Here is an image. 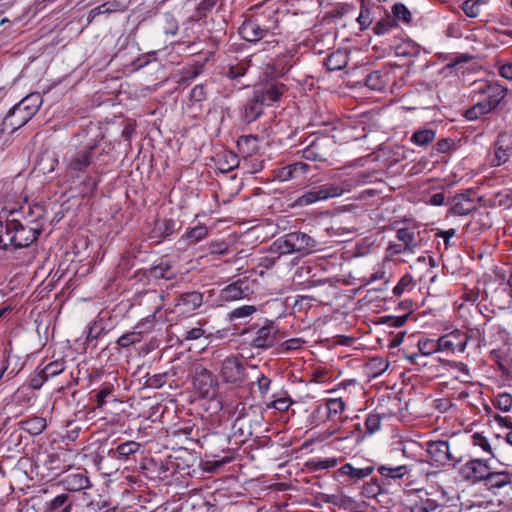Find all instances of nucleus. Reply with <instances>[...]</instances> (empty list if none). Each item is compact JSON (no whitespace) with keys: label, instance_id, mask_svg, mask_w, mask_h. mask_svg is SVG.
<instances>
[{"label":"nucleus","instance_id":"11","mask_svg":"<svg viewBox=\"0 0 512 512\" xmlns=\"http://www.w3.org/2000/svg\"><path fill=\"white\" fill-rule=\"evenodd\" d=\"M244 367L236 358H226L221 366V376L226 383L239 384L245 379Z\"/></svg>","mask_w":512,"mask_h":512},{"label":"nucleus","instance_id":"20","mask_svg":"<svg viewBox=\"0 0 512 512\" xmlns=\"http://www.w3.org/2000/svg\"><path fill=\"white\" fill-rule=\"evenodd\" d=\"M61 482L64 488L71 492L82 491L91 486L86 472L70 473L66 475Z\"/></svg>","mask_w":512,"mask_h":512},{"label":"nucleus","instance_id":"52","mask_svg":"<svg viewBox=\"0 0 512 512\" xmlns=\"http://www.w3.org/2000/svg\"><path fill=\"white\" fill-rule=\"evenodd\" d=\"M112 11H114V10L109 7V4L108 3H104L102 5H99V6L95 7V8H93L89 12L87 21H88V23H91L97 16H99L101 14H109Z\"/></svg>","mask_w":512,"mask_h":512},{"label":"nucleus","instance_id":"62","mask_svg":"<svg viewBox=\"0 0 512 512\" xmlns=\"http://www.w3.org/2000/svg\"><path fill=\"white\" fill-rule=\"evenodd\" d=\"M293 401L289 397H281L272 402V407L278 411H287Z\"/></svg>","mask_w":512,"mask_h":512},{"label":"nucleus","instance_id":"6","mask_svg":"<svg viewBox=\"0 0 512 512\" xmlns=\"http://www.w3.org/2000/svg\"><path fill=\"white\" fill-rule=\"evenodd\" d=\"M5 230L9 236V242H4L0 236V248L4 250H7L10 245L16 249L27 247L35 242L40 234L38 228L24 226L16 219L7 221Z\"/></svg>","mask_w":512,"mask_h":512},{"label":"nucleus","instance_id":"26","mask_svg":"<svg viewBox=\"0 0 512 512\" xmlns=\"http://www.w3.org/2000/svg\"><path fill=\"white\" fill-rule=\"evenodd\" d=\"M237 147L245 156H252L259 150L258 137L253 135L241 136L237 141Z\"/></svg>","mask_w":512,"mask_h":512},{"label":"nucleus","instance_id":"31","mask_svg":"<svg viewBox=\"0 0 512 512\" xmlns=\"http://www.w3.org/2000/svg\"><path fill=\"white\" fill-rule=\"evenodd\" d=\"M72 502L69 501L67 494H60L52 499L47 508V512H70Z\"/></svg>","mask_w":512,"mask_h":512},{"label":"nucleus","instance_id":"39","mask_svg":"<svg viewBox=\"0 0 512 512\" xmlns=\"http://www.w3.org/2000/svg\"><path fill=\"white\" fill-rule=\"evenodd\" d=\"M208 234V229L204 225H197L189 230L184 234L183 237L187 239L191 244H196L197 242L201 241L203 238H205Z\"/></svg>","mask_w":512,"mask_h":512},{"label":"nucleus","instance_id":"14","mask_svg":"<svg viewBox=\"0 0 512 512\" xmlns=\"http://www.w3.org/2000/svg\"><path fill=\"white\" fill-rule=\"evenodd\" d=\"M251 293L250 281L244 278L239 279L222 289L221 299L224 301H236L246 298Z\"/></svg>","mask_w":512,"mask_h":512},{"label":"nucleus","instance_id":"5","mask_svg":"<svg viewBox=\"0 0 512 512\" xmlns=\"http://www.w3.org/2000/svg\"><path fill=\"white\" fill-rule=\"evenodd\" d=\"M484 100L465 111L466 119L473 121L494 110L507 94V89L497 83H485L479 88Z\"/></svg>","mask_w":512,"mask_h":512},{"label":"nucleus","instance_id":"36","mask_svg":"<svg viewBox=\"0 0 512 512\" xmlns=\"http://www.w3.org/2000/svg\"><path fill=\"white\" fill-rule=\"evenodd\" d=\"M392 18L397 21H402L405 24H411L412 14L409 9L402 3H396L392 7Z\"/></svg>","mask_w":512,"mask_h":512},{"label":"nucleus","instance_id":"63","mask_svg":"<svg viewBox=\"0 0 512 512\" xmlns=\"http://www.w3.org/2000/svg\"><path fill=\"white\" fill-rule=\"evenodd\" d=\"M245 73H246V68L243 65L238 64V65L230 66L226 75L230 79H237V78L243 76Z\"/></svg>","mask_w":512,"mask_h":512},{"label":"nucleus","instance_id":"3","mask_svg":"<svg viewBox=\"0 0 512 512\" xmlns=\"http://www.w3.org/2000/svg\"><path fill=\"white\" fill-rule=\"evenodd\" d=\"M318 247V242L305 232L294 231L277 238L270 246L272 253L281 255L301 254L308 255Z\"/></svg>","mask_w":512,"mask_h":512},{"label":"nucleus","instance_id":"41","mask_svg":"<svg viewBox=\"0 0 512 512\" xmlns=\"http://www.w3.org/2000/svg\"><path fill=\"white\" fill-rule=\"evenodd\" d=\"M396 26L395 20L386 15L384 18L380 19L374 26L373 31L376 35H383L389 32L393 27Z\"/></svg>","mask_w":512,"mask_h":512},{"label":"nucleus","instance_id":"8","mask_svg":"<svg viewBox=\"0 0 512 512\" xmlns=\"http://www.w3.org/2000/svg\"><path fill=\"white\" fill-rule=\"evenodd\" d=\"M193 385L198 393L206 398H214L219 387L217 378L202 364H196L194 367Z\"/></svg>","mask_w":512,"mask_h":512},{"label":"nucleus","instance_id":"18","mask_svg":"<svg viewBox=\"0 0 512 512\" xmlns=\"http://www.w3.org/2000/svg\"><path fill=\"white\" fill-rule=\"evenodd\" d=\"M495 157L494 165L500 166L506 163L512 155V143L507 134H499L494 144Z\"/></svg>","mask_w":512,"mask_h":512},{"label":"nucleus","instance_id":"1","mask_svg":"<svg viewBox=\"0 0 512 512\" xmlns=\"http://www.w3.org/2000/svg\"><path fill=\"white\" fill-rule=\"evenodd\" d=\"M371 178V174L360 171L342 179L339 183H326L306 191L296 200L298 206H306L329 198L339 197L364 185Z\"/></svg>","mask_w":512,"mask_h":512},{"label":"nucleus","instance_id":"34","mask_svg":"<svg viewBox=\"0 0 512 512\" xmlns=\"http://www.w3.org/2000/svg\"><path fill=\"white\" fill-rule=\"evenodd\" d=\"M337 462L336 458L311 459L305 463V466L310 472H316L335 467Z\"/></svg>","mask_w":512,"mask_h":512},{"label":"nucleus","instance_id":"15","mask_svg":"<svg viewBox=\"0 0 512 512\" xmlns=\"http://www.w3.org/2000/svg\"><path fill=\"white\" fill-rule=\"evenodd\" d=\"M268 30V27L262 26L256 18H250L239 27V34L245 41L257 42L266 36Z\"/></svg>","mask_w":512,"mask_h":512},{"label":"nucleus","instance_id":"50","mask_svg":"<svg viewBox=\"0 0 512 512\" xmlns=\"http://www.w3.org/2000/svg\"><path fill=\"white\" fill-rule=\"evenodd\" d=\"M413 283V278L410 274H405L398 282V284L393 289V294L395 296H401L406 289L411 286Z\"/></svg>","mask_w":512,"mask_h":512},{"label":"nucleus","instance_id":"19","mask_svg":"<svg viewBox=\"0 0 512 512\" xmlns=\"http://www.w3.org/2000/svg\"><path fill=\"white\" fill-rule=\"evenodd\" d=\"M396 238L402 243L403 249L413 253L421 244L420 233L414 228L403 227L397 230Z\"/></svg>","mask_w":512,"mask_h":512},{"label":"nucleus","instance_id":"13","mask_svg":"<svg viewBox=\"0 0 512 512\" xmlns=\"http://www.w3.org/2000/svg\"><path fill=\"white\" fill-rule=\"evenodd\" d=\"M203 303V294L198 291H189L179 294L175 299V309L177 312L191 313L198 309Z\"/></svg>","mask_w":512,"mask_h":512},{"label":"nucleus","instance_id":"55","mask_svg":"<svg viewBox=\"0 0 512 512\" xmlns=\"http://www.w3.org/2000/svg\"><path fill=\"white\" fill-rule=\"evenodd\" d=\"M290 165H291V168L294 172L296 179L302 178L310 170V165L303 163V162H294Z\"/></svg>","mask_w":512,"mask_h":512},{"label":"nucleus","instance_id":"37","mask_svg":"<svg viewBox=\"0 0 512 512\" xmlns=\"http://www.w3.org/2000/svg\"><path fill=\"white\" fill-rule=\"evenodd\" d=\"M364 84L371 90L379 91L385 86V80L379 71H373L365 77Z\"/></svg>","mask_w":512,"mask_h":512},{"label":"nucleus","instance_id":"60","mask_svg":"<svg viewBox=\"0 0 512 512\" xmlns=\"http://www.w3.org/2000/svg\"><path fill=\"white\" fill-rule=\"evenodd\" d=\"M408 317L409 313H406L405 315L402 316H387L385 317L384 322L390 324L393 327L398 328L406 323Z\"/></svg>","mask_w":512,"mask_h":512},{"label":"nucleus","instance_id":"35","mask_svg":"<svg viewBox=\"0 0 512 512\" xmlns=\"http://www.w3.org/2000/svg\"><path fill=\"white\" fill-rule=\"evenodd\" d=\"M411 512H441V505L433 499H422L410 508Z\"/></svg>","mask_w":512,"mask_h":512},{"label":"nucleus","instance_id":"33","mask_svg":"<svg viewBox=\"0 0 512 512\" xmlns=\"http://www.w3.org/2000/svg\"><path fill=\"white\" fill-rule=\"evenodd\" d=\"M408 467L406 465H400V466H388V465H381L378 467V472L383 477L392 478V479H400L404 475L408 473Z\"/></svg>","mask_w":512,"mask_h":512},{"label":"nucleus","instance_id":"43","mask_svg":"<svg viewBox=\"0 0 512 512\" xmlns=\"http://www.w3.org/2000/svg\"><path fill=\"white\" fill-rule=\"evenodd\" d=\"M326 406L328 410V417L333 418L344 411L345 402L341 398L329 399Z\"/></svg>","mask_w":512,"mask_h":512},{"label":"nucleus","instance_id":"17","mask_svg":"<svg viewBox=\"0 0 512 512\" xmlns=\"http://www.w3.org/2000/svg\"><path fill=\"white\" fill-rule=\"evenodd\" d=\"M264 106L266 105L263 102V96L257 95L254 91L253 96L247 100L244 106L243 120L246 123L254 122L263 113Z\"/></svg>","mask_w":512,"mask_h":512},{"label":"nucleus","instance_id":"2","mask_svg":"<svg viewBox=\"0 0 512 512\" xmlns=\"http://www.w3.org/2000/svg\"><path fill=\"white\" fill-rule=\"evenodd\" d=\"M84 135L76 134L71 139V147L67 150L63 161L65 164L66 172L70 175H79L86 173L88 168L94 163L96 159L98 141L89 140L83 142Z\"/></svg>","mask_w":512,"mask_h":512},{"label":"nucleus","instance_id":"32","mask_svg":"<svg viewBox=\"0 0 512 512\" xmlns=\"http://www.w3.org/2000/svg\"><path fill=\"white\" fill-rule=\"evenodd\" d=\"M436 132L432 129H418L411 136V142L417 146H427L434 141Z\"/></svg>","mask_w":512,"mask_h":512},{"label":"nucleus","instance_id":"21","mask_svg":"<svg viewBox=\"0 0 512 512\" xmlns=\"http://www.w3.org/2000/svg\"><path fill=\"white\" fill-rule=\"evenodd\" d=\"M141 445L136 441H126L119 444L115 449H110L108 455L120 461H127L130 456L139 451Z\"/></svg>","mask_w":512,"mask_h":512},{"label":"nucleus","instance_id":"30","mask_svg":"<svg viewBox=\"0 0 512 512\" xmlns=\"http://www.w3.org/2000/svg\"><path fill=\"white\" fill-rule=\"evenodd\" d=\"M374 471L373 467L355 468L350 463L344 464L339 472L342 475H348L356 480L364 479L372 474Z\"/></svg>","mask_w":512,"mask_h":512},{"label":"nucleus","instance_id":"28","mask_svg":"<svg viewBox=\"0 0 512 512\" xmlns=\"http://www.w3.org/2000/svg\"><path fill=\"white\" fill-rule=\"evenodd\" d=\"M492 226L490 214L488 212L480 213L474 217L466 226L467 231H485Z\"/></svg>","mask_w":512,"mask_h":512},{"label":"nucleus","instance_id":"25","mask_svg":"<svg viewBox=\"0 0 512 512\" xmlns=\"http://www.w3.org/2000/svg\"><path fill=\"white\" fill-rule=\"evenodd\" d=\"M146 275L150 279H171L174 276V271L171 264L168 261H161L157 265L152 266L146 272Z\"/></svg>","mask_w":512,"mask_h":512},{"label":"nucleus","instance_id":"22","mask_svg":"<svg viewBox=\"0 0 512 512\" xmlns=\"http://www.w3.org/2000/svg\"><path fill=\"white\" fill-rule=\"evenodd\" d=\"M285 91L283 84L270 83L265 85L262 89L255 90L257 95L263 96V102L266 106L271 105L273 102L280 100Z\"/></svg>","mask_w":512,"mask_h":512},{"label":"nucleus","instance_id":"46","mask_svg":"<svg viewBox=\"0 0 512 512\" xmlns=\"http://www.w3.org/2000/svg\"><path fill=\"white\" fill-rule=\"evenodd\" d=\"M163 32L166 35L175 36L178 32V22L169 14L164 16Z\"/></svg>","mask_w":512,"mask_h":512},{"label":"nucleus","instance_id":"4","mask_svg":"<svg viewBox=\"0 0 512 512\" xmlns=\"http://www.w3.org/2000/svg\"><path fill=\"white\" fill-rule=\"evenodd\" d=\"M41 105V94L30 93L10 110L1 124L3 130L11 128L14 131L21 128L38 112Z\"/></svg>","mask_w":512,"mask_h":512},{"label":"nucleus","instance_id":"51","mask_svg":"<svg viewBox=\"0 0 512 512\" xmlns=\"http://www.w3.org/2000/svg\"><path fill=\"white\" fill-rule=\"evenodd\" d=\"M232 429L234 430L235 435H240L243 437H249L252 435V431L250 430V428L245 427L244 418L242 417L236 418L232 426Z\"/></svg>","mask_w":512,"mask_h":512},{"label":"nucleus","instance_id":"12","mask_svg":"<svg viewBox=\"0 0 512 512\" xmlns=\"http://www.w3.org/2000/svg\"><path fill=\"white\" fill-rule=\"evenodd\" d=\"M474 196H476V193L472 189L455 195L451 201L450 212L458 216L468 215L473 212L476 209Z\"/></svg>","mask_w":512,"mask_h":512},{"label":"nucleus","instance_id":"42","mask_svg":"<svg viewBox=\"0 0 512 512\" xmlns=\"http://www.w3.org/2000/svg\"><path fill=\"white\" fill-rule=\"evenodd\" d=\"M141 338V332L131 331L119 337L117 343L120 347L127 348L132 344L140 342Z\"/></svg>","mask_w":512,"mask_h":512},{"label":"nucleus","instance_id":"9","mask_svg":"<svg viewBox=\"0 0 512 512\" xmlns=\"http://www.w3.org/2000/svg\"><path fill=\"white\" fill-rule=\"evenodd\" d=\"M307 146L301 151L302 157L310 161H325L330 156L333 141L327 136L307 139Z\"/></svg>","mask_w":512,"mask_h":512},{"label":"nucleus","instance_id":"38","mask_svg":"<svg viewBox=\"0 0 512 512\" xmlns=\"http://www.w3.org/2000/svg\"><path fill=\"white\" fill-rule=\"evenodd\" d=\"M419 353L423 356L431 355L435 352L441 351L439 340L422 339L417 343Z\"/></svg>","mask_w":512,"mask_h":512},{"label":"nucleus","instance_id":"10","mask_svg":"<svg viewBox=\"0 0 512 512\" xmlns=\"http://www.w3.org/2000/svg\"><path fill=\"white\" fill-rule=\"evenodd\" d=\"M473 337V333L468 335L461 330H454L448 334L441 336L439 340V346L441 351H457L463 353L467 347L468 341Z\"/></svg>","mask_w":512,"mask_h":512},{"label":"nucleus","instance_id":"29","mask_svg":"<svg viewBox=\"0 0 512 512\" xmlns=\"http://www.w3.org/2000/svg\"><path fill=\"white\" fill-rule=\"evenodd\" d=\"M485 482L491 488H503L512 483V478L508 472H489Z\"/></svg>","mask_w":512,"mask_h":512},{"label":"nucleus","instance_id":"57","mask_svg":"<svg viewBox=\"0 0 512 512\" xmlns=\"http://www.w3.org/2000/svg\"><path fill=\"white\" fill-rule=\"evenodd\" d=\"M357 21L360 24L361 30L369 27V25L372 23L369 9L362 6Z\"/></svg>","mask_w":512,"mask_h":512},{"label":"nucleus","instance_id":"47","mask_svg":"<svg viewBox=\"0 0 512 512\" xmlns=\"http://www.w3.org/2000/svg\"><path fill=\"white\" fill-rule=\"evenodd\" d=\"M471 439L473 445L479 446L482 448L484 452L488 453L489 455H493L492 447L488 439L484 435H482L481 433H474L471 436Z\"/></svg>","mask_w":512,"mask_h":512},{"label":"nucleus","instance_id":"61","mask_svg":"<svg viewBox=\"0 0 512 512\" xmlns=\"http://www.w3.org/2000/svg\"><path fill=\"white\" fill-rule=\"evenodd\" d=\"M81 431V427L78 426L75 422H69L67 424V430L65 437L70 441H75L79 437V433Z\"/></svg>","mask_w":512,"mask_h":512},{"label":"nucleus","instance_id":"40","mask_svg":"<svg viewBox=\"0 0 512 512\" xmlns=\"http://www.w3.org/2000/svg\"><path fill=\"white\" fill-rule=\"evenodd\" d=\"M485 3L484 0H466L463 2L461 9L466 16L476 18L479 16L481 6Z\"/></svg>","mask_w":512,"mask_h":512},{"label":"nucleus","instance_id":"56","mask_svg":"<svg viewBox=\"0 0 512 512\" xmlns=\"http://www.w3.org/2000/svg\"><path fill=\"white\" fill-rule=\"evenodd\" d=\"M276 176L280 181H289L292 179H296L290 164L282 168H279L276 172Z\"/></svg>","mask_w":512,"mask_h":512},{"label":"nucleus","instance_id":"59","mask_svg":"<svg viewBox=\"0 0 512 512\" xmlns=\"http://www.w3.org/2000/svg\"><path fill=\"white\" fill-rule=\"evenodd\" d=\"M112 386L105 385L98 390L96 394L97 407H102L105 404V399L112 393Z\"/></svg>","mask_w":512,"mask_h":512},{"label":"nucleus","instance_id":"27","mask_svg":"<svg viewBox=\"0 0 512 512\" xmlns=\"http://www.w3.org/2000/svg\"><path fill=\"white\" fill-rule=\"evenodd\" d=\"M325 64L330 71L342 70L348 64V56L343 51H335L327 57Z\"/></svg>","mask_w":512,"mask_h":512},{"label":"nucleus","instance_id":"48","mask_svg":"<svg viewBox=\"0 0 512 512\" xmlns=\"http://www.w3.org/2000/svg\"><path fill=\"white\" fill-rule=\"evenodd\" d=\"M496 408L508 412L512 407V396L508 393L499 394L495 401Z\"/></svg>","mask_w":512,"mask_h":512},{"label":"nucleus","instance_id":"16","mask_svg":"<svg viewBox=\"0 0 512 512\" xmlns=\"http://www.w3.org/2000/svg\"><path fill=\"white\" fill-rule=\"evenodd\" d=\"M427 452L431 460L437 465H445L452 459L449 443L447 441H431L428 443Z\"/></svg>","mask_w":512,"mask_h":512},{"label":"nucleus","instance_id":"7","mask_svg":"<svg viewBox=\"0 0 512 512\" xmlns=\"http://www.w3.org/2000/svg\"><path fill=\"white\" fill-rule=\"evenodd\" d=\"M279 329L273 321L265 320L262 326L254 324L243 334L247 335L248 343L253 348L268 349L278 342Z\"/></svg>","mask_w":512,"mask_h":512},{"label":"nucleus","instance_id":"45","mask_svg":"<svg viewBox=\"0 0 512 512\" xmlns=\"http://www.w3.org/2000/svg\"><path fill=\"white\" fill-rule=\"evenodd\" d=\"M64 362L63 361H53L47 364L43 370V374L45 378L54 377L59 375L64 371Z\"/></svg>","mask_w":512,"mask_h":512},{"label":"nucleus","instance_id":"49","mask_svg":"<svg viewBox=\"0 0 512 512\" xmlns=\"http://www.w3.org/2000/svg\"><path fill=\"white\" fill-rule=\"evenodd\" d=\"M365 426L369 434L377 432L381 427L380 415L370 414L365 420Z\"/></svg>","mask_w":512,"mask_h":512},{"label":"nucleus","instance_id":"44","mask_svg":"<svg viewBox=\"0 0 512 512\" xmlns=\"http://www.w3.org/2000/svg\"><path fill=\"white\" fill-rule=\"evenodd\" d=\"M256 312V307L253 305H244L232 310L229 314L230 320L245 318Z\"/></svg>","mask_w":512,"mask_h":512},{"label":"nucleus","instance_id":"23","mask_svg":"<svg viewBox=\"0 0 512 512\" xmlns=\"http://www.w3.org/2000/svg\"><path fill=\"white\" fill-rule=\"evenodd\" d=\"M466 469L468 470L467 478L473 479V481H486L490 472L486 463L480 459L468 462Z\"/></svg>","mask_w":512,"mask_h":512},{"label":"nucleus","instance_id":"64","mask_svg":"<svg viewBox=\"0 0 512 512\" xmlns=\"http://www.w3.org/2000/svg\"><path fill=\"white\" fill-rule=\"evenodd\" d=\"M190 97L196 102H201L206 97L205 88L203 85H196L190 92Z\"/></svg>","mask_w":512,"mask_h":512},{"label":"nucleus","instance_id":"58","mask_svg":"<svg viewBox=\"0 0 512 512\" xmlns=\"http://www.w3.org/2000/svg\"><path fill=\"white\" fill-rule=\"evenodd\" d=\"M209 252L213 255H225L228 253V244L226 242H212L209 245Z\"/></svg>","mask_w":512,"mask_h":512},{"label":"nucleus","instance_id":"53","mask_svg":"<svg viewBox=\"0 0 512 512\" xmlns=\"http://www.w3.org/2000/svg\"><path fill=\"white\" fill-rule=\"evenodd\" d=\"M455 141L451 138H443V139H440L437 143H436V150L440 153H448L450 152L452 149L455 148Z\"/></svg>","mask_w":512,"mask_h":512},{"label":"nucleus","instance_id":"24","mask_svg":"<svg viewBox=\"0 0 512 512\" xmlns=\"http://www.w3.org/2000/svg\"><path fill=\"white\" fill-rule=\"evenodd\" d=\"M19 426L22 430L26 431L32 436L40 435L47 426L46 419L39 416H34L28 419L21 420Z\"/></svg>","mask_w":512,"mask_h":512},{"label":"nucleus","instance_id":"54","mask_svg":"<svg viewBox=\"0 0 512 512\" xmlns=\"http://www.w3.org/2000/svg\"><path fill=\"white\" fill-rule=\"evenodd\" d=\"M304 344V341L299 338L288 339L281 345V352H288L291 350H297Z\"/></svg>","mask_w":512,"mask_h":512}]
</instances>
